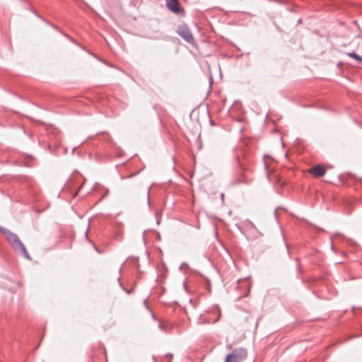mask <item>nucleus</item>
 I'll return each mask as SVG.
<instances>
[{
    "label": "nucleus",
    "instance_id": "nucleus-1",
    "mask_svg": "<svg viewBox=\"0 0 362 362\" xmlns=\"http://www.w3.org/2000/svg\"><path fill=\"white\" fill-rule=\"evenodd\" d=\"M0 232L4 235L15 252L20 253L25 258L30 259L25 245L23 244L18 236L8 229L0 226Z\"/></svg>",
    "mask_w": 362,
    "mask_h": 362
},
{
    "label": "nucleus",
    "instance_id": "nucleus-2",
    "mask_svg": "<svg viewBox=\"0 0 362 362\" xmlns=\"http://www.w3.org/2000/svg\"><path fill=\"white\" fill-rule=\"evenodd\" d=\"M247 357V351L243 348L234 349L227 355L225 362H241Z\"/></svg>",
    "mask_w": 362,
    "mask_h": 362
},
{
    "label": "nucleus",
    "instance_id": "nucleus-3",
    "mask_svg": "<svg viewBox=\"0 0 362 362\" xmlns=\"http://www.w3.org/2000/svg\"><path fill=\"white\" fill-rule=\"evenodd\" d=\"M177 33L183 38L189 44H194V36L189 28V27L186 24H181L178 26L177 29Z\"/></svg>",
    "mask_w": 362,
    "mask_h": 362
},
{
    "label": "nucleus",
    "instance_id": "nucleus-4",
    "mask_svg": "<svg viewBox=\"0 0 362 362\" xmlns=\"http://www.w3.org/2000/svg\"><path fill=\"white\" fill-rule=\"evenodd\" d=\"M167 8L176 14L180 13L181 8L178 0H166Z\"/></svg>",
    "mask_w": 362,
    "mask_h": 362
},
{
    "label": "nucleus",
    "instance_id": "nucleus-5",
    "mask_svg": "<svg viewBox=\"0 0 362 362\" xmlns=\"http://www.w3.org/2000/svg\"><path fill=\"white\" fill-rule=\"evenodd\" d=\"M309 173L313 175L315 177H320L325 175L326 170L322 165H317L313 167Z\"/></svg>",
    "mask_w": 362,
    "mask_h": 362
},
{
    "label": "nucleus",
    "instance_id": "nucleus-6",
    "mask_svg": "<svg viewBox=\"0 0 362 362\" xmlns=\"http://www.w3.org/2000/svg\"><path fill=\"white\" fill-rule=\"evenodd\" d=\"M238 288H245L246 293H248L250 288V284L248 280V277H246L243 279H238L237 280Z\"/></svg>",
    "mask_w": 362,
    "mask_h": 362
},
{
    "label": "nucleus",
    "instance_id": "nucleus-7",
    "mask_svg": "<svg viewBox=\"0 0 362 362\" xmlns=\"http://www.w3.org/2000/svg\"><path fill=\"white\" fill-rule=\"evenodd\" d=\"M347 55L351 58L355 59L358 62L362 63V56L357 54L356 52H349L347 53Z\"/></svg>",
    "mask_w": 362,
    "mask_h": 362
},
{
    "label": "nucleus",
    "instance_id": "nucleus-8",
    "mask_svg": "<svg viewBox=\"0 0 362 362\" xmlns=\"http://www.w3.org/2000/svg\"><path fill=\"white\" fill-rule=\"evenodd\" d=\"M197 323L198 324H204V323L209 324V323H210V320L206 319V317H203L202 316H200L197 319Z\"/></svg>",
    "mask_w": 362,
    "mask_h": 362
},
{
    "label": "nucleus",
    "instance_id": "nucleus-9",
    "mask_svg": "<svg viewBox=\"0 0 362 362\" xmlns=\"http://www.w3.org/2000/svg\"><path fill=\"white\" fill-rule=\"evenodd\" d=\"M158 327L160 330H162L163 332H165V330H166L165 325L161 322H159Z\"/></svg>",
    "mask_w": 362,
    "mask_h": 362
},
{
    "label": "nucleus",
    "instance_id": "nucleus-10",
    "mask_svg": "<svg viewBox=\"0 0 362 362\" xmlns=\"http://www.w3.org/2000/svg\"><path fill=\"white\" fill-rule=\"evenodd\" d=\"M246 182H247V181L245 180L244 179L238 180V181L236 182V183H238V184H239V183H246Z\"/></svg>",
    "mask_w": 362,
    "mask_h": 362
},
{
    "label": "nucleus",
    "instance_id": "nucleus-11",
    "mask_svg": "<svg viewBox=\"0 0 362 362\" xmlns=\"http://www.w3.org/2000/svg\"><path fill=\"white\" fill-rule=\"evenodd\" d=\"M147 200H148V202L149 203L150 202L149 189L148 190V192H147Z\"/></svg>",
    "mask_w": 362,
    "mask_h": 362
},
{
    "label": "nucleus",
    "instance_id": "nucleus-12",
    "mask_svg": "<svg viewBox=\"0 0 362 362\" xmlns=\"http://www.w3.org/2000/svg\"><path fill=\"white\" fill-rule=\"evenodd\" d=\"M143 303H144V304L145 305V306L146 307V308H148V305H147V300H146V299H145V300H144V302H143Z\"/></svg>",
    "mask_w": 362,
    "mask_h": 362
},
{
    "label": "nucleus",
    "instance_id": "nucleus-13",
    "mask_svg": "<svg viewBox=\"0 0 362 362\" xmlns=\"http://www.w3.org/2000/svg\"><path fill=\"white\" fill-rule=\"evenodd\" d=\"M152 317L155 320L156 319V317L155 315L152 313Z\"/></svg>",
    "mask_w": 362,
    "mask_h": 362
}]
</instances>
